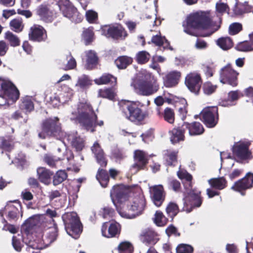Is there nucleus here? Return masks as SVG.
I'll list each match as a JSON object with an SVG mask.
<instances>
[{
    "label": "nucleus",
    "mask_w": 253,
    "mask_h": 253,
    "mask_svg": "<svg viewBox=\"0 0 253 253\" xmlns=\"http://www.w3.org/2000/svg\"><path fill=\"white\" fill-rule=\"evenodd\" d=\"M93 37L94 34L92 28H89L84 31L83 37L86 43L91 42L93 40Z\"/></svg>",
    "instance_id": "nucleus-55"
},
{
    "label": "nucleus",
    "mask_w": 253,
    "mask_h": 253,
    "mask_svg": "<svg viewBox=\"0 0 253 253\" xmlns=\"http://www.w3.org/2000/svg\"><path fill=\"white\" fill-rule=\"evenodd\" d=\"M91 84V81L89 79L88 76L83 75L79 78L76 86L80 87L81 88H85L89 87Z\"/></svg>",
    "instance_id": "nucleus-41"
},
{
    "label": "nucleus",
    "mask_w": 253,
    "mask_h": 253,
    "mask_svg": "<svg viewBox=\"0 0 253 253\" xmlns=\"http://www.w3.org/2000/svg\"><path fill=\"white\" fill-rule=\"evenodd\" d=\"M250 145L249 142L245 141L235 143L232 149L234 155L241 160L251 159L252 153L249 150Z\"/></svg>",
    "instance_id": "nucleus-13"
},
{
    "label": "nucleus",
    "mask_w": 253,
    "mask_h": 253,
    "mask_svg": "<svg viewBox=\"0 0 253 253\" xmlns=\"http://www.w3.org/2000/svg\"><path fill=\"white\" fill-rule=\"evenodd\" d=\"M176 105L178 107V112L182 120H184L186 117L187 113L186 108L187 106L186 100L184 98L180 99L179 103H177Z\"/></svg>",
    "instance_id": "nucleus-43"
},
{
    "label": "nucleus",
    "mask_w": 253,
    "mask_h": 253,
    "mask_svg": "<svg viewBox=\"0 0 253 253\" xmlns=\"http://www.w3.org/2000/svg\"><path fill=\"white\" fill-rule=\"evenodd\" d=\"M96 177L102 187L107 186L109 181V176L106 171L102 169H99Z\"/></svg>",
    "instance_id": "nucleus-32"
},
{
    "label": "nucleus",
    "mask_w": 253,
    "mask_h": 253,
    "mask_svg": "<svg viewBox=\"0 0 253 253\" xmlns=\"http://www.w3.org/2000/svg\"><path fill=\"white\" fill-rule=\"evenodd\" d=\"M216 86L210 83H206L204 85V91L207 94H211L215 91Z\"/></svg>",
    "instance_id": "nucleus-62"
},
{
    "label": "nucleus",
    "mask_w": 253,
    "mask_h": 253,
    "mask_svg": "<svg viewBox=\"0 0 253 253\" xmlns=\"http://www.w3.org/2000/svg\"><path fill=\"white\" fill-rule=\"evenodd\" d=\"M37 13L41 19L46 22L51 21L53 16L52 12L46 5H40L37 9Z\"/></svg>",
    "instance_id": "nucleus-28"
},
{
    "label": "nucleus",
    "mask_w": 253,
    "mask_h": 253,
    "mask_svg": "<svg viewBox=\"0 0 253 253\" xmlns=\"http://www.w3.org/2000/svg\"><path fill=\"white\" fill-rule=\"evenodd\" d=\"M128 189L123 185L114 186L110 192L114 205L120 215L128 219L134 218L142 214L146 208V200L143 194L139 193L128 199Z\"/></svg>",
    "instance_id": "nucleus-1"
},
{
    "label": "nucleus",
    "mask_w": 253,
    "mask_h": 253,
    "mask_svg": "<svg viewBox=\"0 0 253 253\" xmlns=\"http://www.w3.org/2000/svg\"><path fill=\"white\" fill-rule=\"evenodd\" d=\"M200 75L197 72H191L185 77V84L188 88L192 92L198 94L202 84Z\"/></svg>",
    "instance_id": "nucleus-14"
},
{
    "label": "nucleus",
    "mask_w": 253,
    "mask_h": 253,
    "mask_svg": "<svg viewBox=\"0 0 253 253\" xmlns=\"http://www.w3.org/2000/svg\"><path fill=\"white\" fill-rule=\"evenodd\" d=\"M5 39L9 42L11 46H17L20 44L18 37L11 32L8 31L5 34Z\"/></svg>",
    "instance_id": "nucleus-40"
},
{
    "label": "nucleus",
    "mask_w": 253,
    "mask_h": 253,
    "mask_svg": "<svg viewBox=\"0 0 253 253\" xmlns=\"http://www.w3.org/2000/svg\"><path fill=\"white\" fill-rule=\"evenodd\" d=\"M58 121L57 117L45 120L43 123L42 131L39 133V137L44 139L48 136L53 135L65 144V140L70 142L77 151L82 150L84 146V139L78 136L76 132L67 135L61 130Z\"/></svg>",
    "instance_id": "nucleus-2"
},
{
    "label": "nucleus",
    "mask_w": 253,
    "mask_h": 253,
    "mask_svg": "<svg viewBox=\"0 0 253 253\" xmlns=\"http://www.w3.org/2000/svg\"><path fill=\"white\" fill-rule=\"evenodd\" d=\"M57 229L55 227H52L49 228V231L46 232V236L44 239H42V241L40 243L47 245L52 242H53L56 238L57 237Z\"/></svg>",
    "instance_id": "nucleus-29"
},
{
    "label": "nucleus",
    "mask_w": 253,
    "mask_h": 253,
    "mask_svg": "<svg viewBox=\"0 0 253 253\" xmlns=\"http://www.w3.org/2000/svg\"><path fill=\"white\" fill-rule=\"evenodd\" d=\"M183 129H188L190 135H200L204 132V129L199 122H193L192 123H184L182 126Z\"/></svg>",
    "instance_id": "nucleus-23"
},
{
    "label": "nucleus",
    "mask_w": 253,
    "mask_h": 253,
    "mask_svg": "<svg viewBox=\"0 0 253 253\" xmlns=\"http://www.w3.org/2000/svg\"><path fill=\"white\" fill-rule=\"evenodd\" d=\"M10 26L11 29L15 32L22 31L24 27V24L21 19H13L10 22Z\"/></svg>",
    "instance_id": "nucleus-48"
},
{
    "label": "nucleus",
    "mask_w": 253,
    "mask_h": 253,
    "mask_svg": "<svg viewBox=\"0 0 253 253\" xmlns=\"http://www.w3.org/2000/svg\"><path fill=\"white\" fill-rule=\"evenodd\" d=\"M242 29V26L239 23H234L230 25L229 28V33L231 35H236Z\"/></svg>",
    "instance_id": "nucleus-59"
},
{
    "label": "nucleus",
    "mask_w": 253,
    "mask_h": 253,
    "mask_svg": "<svg viewBox=\"0 0 253 253\" xmlns=\"http://www.w3.org/2000/svg\"><path fill=\"white\" fill-rule=\"evenodd\" d=\"M58 7L63 16L70 19L73 22H80L82 20V15L78 12L76 8L68 0H60Z\"/></svg>",
    "instance_id": "nucleus-10"
},
{
    "label": "nucleus",
    "mask_w": 253,
    "mask_h": 253,
    "mask_svg": "<svg viewBox=\"0 0 253 253\" xmlns=\"http://www.w3.org/2000/svg\"><path fill=\"white\" fill-rule=\"evenodd\" d=\"M95 83L98 84H106L109 83H116L117 79L110 74L103 75L100 78L94 80Z\"/></svg>",
    "instance_id": "nucleus-35"
},
{
    "label": "nucleus",
    "mask_w": 253,
    "mask_h": 253,
    "mask_svg": "<svg viewBox=\"0 0 253 253\" xmlns=\"http://www.w3.org/2000/svg\"><path fill=\"white\" fill-rule=\"evenodd\" d=\"M42 243H37L30 241L28 244L26 250L28 253H41L39 249H42Z\"/></svg>",
    "instance_id": "nucleus-39"
},
{
    "label": "nucleus",
    "mask_w": 253,
    "mask_h": 253,
    "mask_svg": "<svg viewBox=\"0 0 253 253\" xmlns=\"http://www.w3.org/2000/svg\"><path fill=\"white\" fill-rule=\"evenodd\" d=\"M132 59L127 56H121L117 59L115 63L120 69L126 68L128 65L131 63Z\"/></svg>",
    "instance_id": "nucleus-36"
},
{
    "label": "nucleus",
    "mask_w": 253,
    "mask_h": 253,
    "mask_svg": "<svg viewBox=\"0 0 253 253\" xmlns=\"http://www.w3.org/2000/svg\"><path fill=\"white\" fill-rule=\"evenodd\" d=\"M21 107L26 112L32 111L34 109V104L31 99L29 97L25 98L21 104Z\"/></svg>",
    "instance_id": "nucleus-54"
},
{
    "label": "nucleus",
    "mask_w": 253,
    "mask_h": 253,
    "mask_svg": "<svg viewBox=\"0 0 253 253\" xmlns=\"http://www.w3.org/2000/svg\"><path fill=\"white\" fill-rule=\"evenodd\" d=\"M19 92L9 81L0 78V106L15 102L19 98Z\"/></svg>",
    "instance_id": "nucleus-6"
},
{
    "label": "nucleus",
    "mask_w": 253,
    "mask_h": 253,
    "mask_svg": "<svg viewBox=\"0 0 253 253\" xmlns=\"http://www.w3.org/2000/svg\"><path fill=\"white\" fill-rule=\"evenodd\" d=\"M37 171L38 178L41 182L46 185H48L50 183L52 172L42 167L38 168Z\"/></svg>",
    "instance_id": "nucleus-27"
},
{
    "label": "nucleus",
    "mask_w": 253,
    "mask_h": 253,
    "mask_svg": "<svg viewBox=\"0 0 253 253\" xmlns=\"http://www.w3.org/2000/svg\"><path fill=\"white\" fill-rule=\"evenodd\" d=\"M113 212L114 211L112 209L108 207L104 208L100 211V214L104 218L111 217L113 215Z\"/></svg>",
    "instance_id": "nucleus-63"
},
{
    "label": "nucleus",
    "mask_w": 253,
    "mask_h": 253,
    "mask_svg": "<svg viewBox=\"0 0 253 253\" xmlns=\"http://www.w3.org/2000/svg\"><path fill=\"white\" fill-rule=\"evenodd\" d=\"M118 250L119 253H132L133 249L130 243L125 241L120 244Z\"/></svg>",
    "instance_id": "nucleus-46"
},
{
    "label": "nucleus",
    "mask_w": 253,
    "mask_h": 253,
    "mask_svg": "<svg viewBox=\"0 0 253 253\" xmlns=\"http://www.w3.org/2000/svg\"><path fill=\"white\" fill-rule=\"evenodd\" d=\"M166 211L169 216L171 217H174L179 212L177 205L173 202L169 203L166 208Z\"/></svg>",
    "instance_id": "nucleus-49"
},
{
    "label": "nucleus",
    "mask_w": 253,
    "mask_h": 253,
    "mask_svg": "<svg viewBox=\"0 0 253 253\" xmlns=\"http://www.w3.org/2000/svg\"><path fill=\"white\" fill-rule=\"evenodd\" d=\"M29 36L30 40L38 42L45 40L47 37L45 30L38 25H35L31 28Z\"/></svg>",
    "instance_id": "nucleus-19"
},
{
    "label": "nucleus",
    "mask_w": 253,
    "mask_h": 253,
    "mask_svg": "<svg viewBox=\"0 0 253 253\" xmlns=\"http://www.w3.org/2000/svg\"><path fill=\"white\" fill-rule=\"evenodd\" d=\"M139 102H131L128 100H122L119 102L126 117L132 122L141 121L146 116L147 114L143 112L138 108Z\"/></svg>",
    "instance_id": "nucleus-7"
},
{
    "label": "nucleus",
    "mask_w": 253,
    "mask_h": 253,
    "mask_svg": "<svg viewBox=\"0 0 253 253\" xmlns=\"http://www.w3.org/2000/svg\"><path fill=\"white\" fill-rule=\"evenodd\" d=\"M216 44L223 50H227L233 46L232 41L229 37L219 38L216 41Z\"/></svg>",
    "instance_id": "nucleus-34"
},
{
    "label": "nucleus",
    "mask_w": 253,
    "mask_h": 253,
    "mask_svg": "<svg viewBox=\"0 0 253 253\" xmlns=\"http://www.w3.org/2000/svg\"><path fill=\"white\" fill-rule=\"evenodd\" d=\"M154 221L157 226H163L166 224L167 219L162 212L157 211L155 214Z\"/></svg>",
    "instance_id": "nucleus-42"
},
{
    "label": "nucleus",
    "mask_w": 253,
    "mask_h": 253,
    "mask_svg": "<svg viewBox=\"0 0 253 253\" xmlns=\"http://www.w3.org/2000/svg\"><path fill=\"white\" fill-rule=\"evenodd\" d=\"M142 140L145 143L151 141L154 138V132L153 129H149L146 131L141 135Z\"/></svg>",
    "instance_id": "nucleus-60"
},
{
    "label": "nucleus",
    "mask_w": 253,
    "mask_h": 253,
    "mask_svg": "<svg viewBox=\"0 0 253 253\" xmlns=\"http://www.w3.org/2000/svg\"><path fill=\"white\" fill-rule=\"evenodd\" d=\"M140 240L146 245H154L159 240L158 234L152 229H148L141 235Z\"/></svg>",
    "instance_id": "nucleus-24"
},
{
    "label": "nucleus",
    "mask_w": 253,
    "mask_h": 253,
    "mask_svg": "<svg viewBox=\"0 0 253 253\" xmlns=\"http://www.w3.org/2000/svg\"><path fill=\"white\" fill-rule=\"evenodd\" d=\"M239 97V93L238 91H230L228 93L227 100L222 101L220 104L221 106L226 107L233 105V101L237 100Z\"/></svg>",
    "instance_id": "nucleus-33"
},
{
    "label": "nucleus",
    "mask_w": 253,
    "mask_h": 253,
    "mask_svg": "<svg viewBox=\"0 0 253 253\" xmlns=\"http://www.w3.org/2000/svg\"><path fill=\"white\" fill-rule=\"evenodd\" d=\"M208 43L202 39H198L195 43V47L198 50H204L208 48Z\"/></svg>",
    "instance_id": "nucleus-61"
},
{
    "label": "nucleus",
    "mask_w": 253,
    "mask_h": 253,
    "mask_svg": "<svg viewBox=\"0 0 253 253\" xmlns=\"http://www.w3.org/2000/svg\"><path fill=\"white\" fill-rule=\"evenodd\" d=\"M85 67L87 69H92L98 63V57L95 51L90 50L85 52Z\"/></svg>",
    "instance_id": "nucleus-26"
},
{
    "label": "nucleus",
    "mask_w": 253,
    "mask_h": 253,
    "mask_svg": "<svg viewBox=\"0 0 253 253\" xmlns=\"http://www.w3.org/2000/svg\"><path fill=\"white\" fill-rule=\"evenodd\" d=\"M68 117L71 121L78 122L85 129L91 132L94 131L97 125L99 126L103 125L102 121L96 123L97 116L89 103L86 101L80 102L75 105Z\"/></svg>",
    "instance_id": "nucleus-4"
},
{
    "label": "nucleus",
    "mask_w": 253,
    "mask_h": 253,
    "mask_svg": "<svg viewBox=\"0 0 253 253\" xmlns=\"http://www.w3.org/2000/svg\"><path fill=\"white\" fill-rule=\"evenodd\" d=\"M181 76V72L178 71L169 72L164 79V85L167 87L175 86L178 84Z\"/></svg>",
    "instance_id": "nucleus-21"
},
{
    "label": "nucleus",
    "mask_w": 253,
    "mask_h": 253,
    "mask_svg": "<svg viewBox=\"0 0 253 253\" xmlns=\"http://www.w3.org/2000/svg\"><path fill=\"white\" fill-rule=\"evenodd\" d=\"M152 199L157 207L162 205L165 199L166 193L162 185H155L150 187Z\"/></svg>",
    "instance_id": "nucleus-16"
},
{
    "label": "nucleus",
    "mask_w": 253,
    "mask_h": 253,
    "mask_svg": "<svg viewBox=\"0 0 253 253\" xmlns=\"http://www.w3.org/2000/svg\"><path fill=\"white\" fill-rule=\"evenodd\" d=\"M150 76L149 73H147L145 75L141 74L133 81L131 85L136 93L144 96H149L158 91L159 88V84L155 82L153 83L148 82Z\"/></svg>",
    "instance_id": "nucleus-5"
},
{
    "label": "nucleus",
    "mask_w": 253,
    "mask_h": 253,
    "mask_svg": "<svg viewBox=\"0 0 253 253\" xmlns=\"http://www.w3.org/2000/svg\"><path fill=\"white\" fill-rule=\"evenodd\" d=\"M182 26L185 33L196 37L198 35L195 29L208 30L206 33L199 35L201 37H206L210 36L218 29L217 26L213 27L210 13L201 11L189 14L183 22Z\"/></svg>",
    "instance_id": "nucleus-3"
},
{
    "label": "nucleus",
    "mask_w": 253,
    "mask_h": 253,
    "mask_svg": "<svg viewBox=\"0 0 253 253\" xmlns=\"http://www.w3.org/2000/svg\"><path fill=\"white\" fill-rule=\"evenodd\" d=\"M239 74L230 64H228L220 70L219 81L223 84H227L232 86H236L238 84Z\"/></svg>",
    "instance_id": "nucleus-9"
},
{
    "label": "nucleus",
    "mask_w": 253,
    "mask_h": 253,
    "mask_svg": "<svg viewBox=\"0 0 253 253\" xmlns=\"http://www.w3.org/2000/svg\"><path fill=\"white\" fill-rule=\"evenodd\" d=\"M4 210L7 212V216L9 218L14 219L17 217L18 210L11 204H7L5 207Z\"/></svg>",
    "instance_id": "nucleus-52"
},
{
    "label": "nucleus",
    "mask_w": 253,
    "mask_h": 253,
    "mask_svg": "<svg viewBox=\"0 0 253 253\" xmlns=\"http://www.w3.org/2000/svg\"><path fill=\"white\" fill-rule=\"evenodd\" d=\"M67 64L63 67L65 70L74 69L76 67L77 63L75 59L72 56L70 53L66 56Z\"/></svg>",
    "instance_id": "nucleus-51"
},
{
    "label": "nucleus",
    "mask_w": 253,
    "mask_h": 253,
    "mask_svg": "<svg viewBox=\"0 0 253 253\" xmlns=\"http://www.w3.org/2000/svg\"><path fill=\"white\" fill-rule=\"evenodd\" d=\"M253 184V174L248 173L241 180L236 182L232 188L236 191L241 192L242 190L250 188Z\"/></svg>",
    "instance_id": "nucleus-20"
},
{
    "label": "nucleus",
    "mask_w": 253,
    "mask_h": 253,
    "mask_svg": "<svg viewBox=\"0 0 253 253\" xmlns=\"http://www.w3.org/2000/svg\"><path fill=\"white\" fill-rule=\"evenodd\" d=\"M193 248L187 244H180L176 248L177 253H192Z\"/></svg>",
    "instance_id": "nucleus-56"
},
{
    "label": "nucleus",
    "mask_w": 253,
    "mask_h": 253,
    "mask_svg": "<svg viewBox=\"0 0 253 253\" xmlns=\"http://www.w3.org/2000/svg\"><path fill=\"white\" fill-rule=\"evenodd\" d=\"M44 219V216L42 214L34 215L25 221L22 226V228L26 231L30 232L35 226H41Z\"/></svg>",
    "instance_id": "nucleus-18"
},
{
    "label": "nucleus",
    "mask_w": 253,
    "mask_h": 253,
    "mask_svg": "<svg viewBox=\"0 0 253 253\" xmlns=\"http://www.w3.org/2000/svg\"><path fill=\"white\" fill-rule=\"evenodd\" d=\"M237 50L243 52L253 51V42H243L239 43L236 46Z\"/></svg>",
    "instance_id": "nucleus-45"
},
{
    "label": "nucleus",
    "mask_w": 253,
    "mask_h": 253,
    "mask_svg": "<svg viewBox=\"0 0 253 253\" xmlns=\"http://www.w3.org/2000/svg\"><path fill=\"white\" fill-rule=\"evenodd\" d=\"M67 177V174L64 170H59L53 176V183L54 185H57L61 183Z\"/></svg>",
    "instance_id": "nucleus-44"
},
{
    "label": "nucleus",
    "mask_w": 253,
    "mask_h": 253,
    "mask_svg": "<svg viewBox=\"0 0 253 253\" xmlns=\"http://www.w3.org/2000/svg\"><path fill=\"white\" fill-rule=\"evenodd\" d=\"M102 31L103 34L106 37H112L116 39L120 38H125L127 36L125 29L121 26L116 27L105 26L103 28Z\"/></svg>",
    "instance_id": "nucleus-17"
},
{
    "label": "nucleus",
    "mask_w": 253,
    "mask_h": 253,
    "mask_svg": "<svg viewBox=\"0 0 253 253\" xmlns=\"http://www.w3.org/2000/svg\"><path fill=\"white\" fill-rule=\"evenodd\" d=\"M209 183L212 187L219 190L223 189L226 186V181L223 177L210 179Z\"/></svg>",
    "instance_id": "nucleus-37"
},
{
    "label": "nucleus",
    "mask_w": 253,
    "mask_h": 253,
    "mask_svg": "<svg viewBox=\"0 0 253 253\" xmlns=\"http://www.w3.org/2000/svg\"><path fill=\"white\" fill-rule=\"evenodd\" d=\"M185 129L181 127V129L174 128L171 131L172 135L170 137V140L172 143L178 142L180 141L183 140Z\"/></svg>",
    "instance_id": "nucleus-30"
},
{
    "label": "nucleus",
    "mask_w": 253,
    "mask_h": 253,
    "mask_svg": "<svg viewBox=\"0 0 253 253\" xmlns=\"http://www.w3.org/2000/svg\"><path fill=\"white\" fill-rule=\"evenodd\" d=\"M107 223H104L102 227L101 231L103 236L107 238L115 237L120 230V225L116 222H112L107 230Z\"/></svg>",
    "instance_id": "nucleus-22"
},
{
    "label": "nucleus",
    "mask_w": 253,
    "mask_h": 253,
    "mask_svg": "<svg viewBox=\"0 0 253 253\" xmlns=\"http://www.w3.org/2000/svg\"><path fill=\"white\" fill-rule=\"evenodd\" d=\"M91 151L94 154L97 163L102 167L107 165V161L104 157V152L98 142H95L91 147Z\"/></svg>",
    "instance_id": "nucleus-25"
},
{
    "label": "nucleus",
    "mask_w": 253,
    "mask_h": 253,
    "mask_svg": "<svg viewBox=\"0 0 253 253\" xmlns=\"http://www.w3.org/2000/svg\"><path fill=\"white\" fill-rule=\"evenodd\" d=\"M85 16L87 21L90 23H94L97 19V13L92 10H88L86 12Z\"/></svg>",
    "instance_id": "nucleus-58"
},
{
    "label": "nucleus",
    "mask_w": 253,
    "mask_h": 253,
    "mask_svg": "<svg viewBox=\"0 0 253 253\" xmlns=\"http://www.w3.org/2000/svg\"><path fill=\"white\" fill-rule=\"evenodd\" d=\"M151 41L156 45H163L164 48H169L171 50H173V48L169 45V42L165 38V37H162L161 36L156 35L152 37Z\"/></svg>",
    "instance_id": "nucleus-31"
},
{
    "label": "nucleus",
    "mask_w": 253,
    "mask_h": 253,
    "mask_svg": "<svg viewBox=\"0 0 253 253\" xmlns=\"http://www.w3.org/2000/svg\"><path fill=\"white\" fill-rule=\"evenodd\" d=\"M115 92L112 89L106 88L100 89L98 92L99 96L113 100L115 96Z\"/></svg>",
    "instance_id": "nucleus-50"
},
{
    "label": "nucleus",
    "mask_w": 253,
    "mask_h": 253,
    "mask_svg": "<svg viewBox=\"0 0 253 253\" xmlns=\"http://www.w3.org/2000/svg\"><path fill=\"white\" fill-rule=\"evenodd\" d=\"M178 177L182 180H185L187 182L189 183L190 186V181L192 179V176L188 173L185 170L180 169L177 173Z\"/></svg>",
    "instance_id": "nucleus-57"
},
{
    "label": "nucleus",
    "mask_w": 253,
    "mask_h": 253,
    "mask_svg": "<svg viewBox=\"0 0 253 253\" xmlns=\"http://www.w3.org/2000/svg\"><path fill=\"white\" fill-rule=\"evenodd\" d=\"M216 8L217 11L219 13H223L227 11L228 6L226 3L220 1L216 3Z\"/></svg>",
    "instance_id": "nucleus-64"
},
{
    "label": "nucleus",
    "mask_w": 253,
    "mask_h": 253,
    "mask_svg": "<svg viewBox=\"0 0 253 253\" xmlns=\"http://www.w3.org/2000/svg\"><path fill=\"white\" fill-rule=\"evenodd\" d=\"M150 57V54L148 52L141 51L137 53L136 59L138 63L145 64L149 61Z\"/></svg>",
    "instance_id": "nucleus-47"
},
{
    "label": "nucleus",
    "mask_w": 253,
    "mask_h": 253,
    "mask_svg": "<svg viewBox=\"0 0 253 253\" xmlns=\"http://www.w3.org/2000/svg\"><path fill=\"white\" fill-rule=\"evenodd\" d=\"M201 115L207 126L212 127L217 123L218 109L216 106L206 107L201 112Z\"/></svg>",
    "instance_id": "nucleus-12"
},
{
    "label": "nucleus",
    "mask_w": 253,
    "mask_h": 253,
    "mask_svg": "<svg viewBox=\"0 0 253 253\" xmlns=\"http://www.w3.org/2000/svg\"><path fill=\"white\" fill-rule=\"evenodd\" d=\"M178 152L173 150H167L165 154V158L168 165H172L177 161Z\"/></svg>",
    "instance_id": "nucleus-38"
},
{
    "label": "nucleus",
    "mask_w": 253,
    "mask_h": 253,
    "mask_svg": "<svg viewBox=\"0 0 253 253\" xmlns=\"http://www.w3.org/2000/svg\"><path fill=\"white\" fill-rule=\"evenodd\" d=\"M63 219L66 225L67 233L74 239H77L82 232L81 223L76 212L65 214Z\"/></svg>",
    "instance_id": "nucleus-8"
},
{
    "label": "nucleus",
    "mask_w": 253,
    "mask_h": 253,
    "mask_svg": "<svg viewBox=\"0 0 253 253\" xmlns=\"http://www.w3.org/2000/svg\"><path fill=\"white\" fill-rule=\"evenodd\" d=\"M188 195L184 198V207L183 210L187 212H190L192 209L199 207L202 204L200 197L201 192L196 190L188 192Z\"/></svg>",
    "instance_id": "nucleus-11"
},
{
    "label": "nucleus",
    "mask_w": 253,
    "mask_h": 253,
    "mask_svg": "<svg viewBox=\"0 0 253 253\" xmlns=\"http://www.w3.org/2000/svg\"><path fill=\"white\" fill-rule=\"evenodd\" d=\"M134 159L135 163L130 168L132 173H135L139 170L143 169L148 163L147 155L141 150H137L134 151Z\"/></svg>",
    "instance_id": "nucleus-15"
},
{
    "label": "nucleus",
    "mask_w": 253,
    "mask_h": 253,
    "mask_svg": "<svg viewBox=\"0 0 253 253\" xmlns=\"http://www.w3.org/2000/svg\"><path fill=\"white\" fill-rule=\"evenodd\" d=\"M163 116L166 121L169 124L173 123L174 121V113L171 109L169 108H166L164 110Z\"/></svg>",
    "instance_id": "nucleus-53"
}]
</instances>
